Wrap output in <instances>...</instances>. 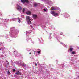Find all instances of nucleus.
<instances>
[{"mask_svg": "<svg viewBox=\"0 0 79 79\" xmlns=\"http://www.w3.org/2000/svg\"><path fill=\"white\" fill-rule=\"evenodd\" d=\"M44 11H46V10L45 9H44Z\"/></svg>", "mask_w": 79, "mask_h": 79, "instance_id": "nucleus-18", "label": "nucleus"}, {"mask_svg": "<svg viewBox=\"0 0 79 79\" xmlns=\"http://www.w3.org/2000/svg\"><path fill=\"white\" fill-rule=\"evenodd\" d=\"M56 7H52L51 9V10L52 11V10H56Z\"/></svg>", "mask_w": 79, "mask_h": 79, "instance_id": "nucleus-6", "label": "nucleus"}, {"mask_svg": "<svg viewBox=\"0 0 79 79\" xmlns=\"http://www.w3.org/2000/svg\"><path fill=\"white\" fill-rule=\"evenodd\" d=\"M31 20V19L30 17L29 16H26V21L27 24H32Z\"/></svg>", "mask_w": 79, "mask_h": 79, "instance_id": "nucleus-1", "label": "nucleus"}, {"mask_svg": "<svg viewBox=\"0 0 79 79\" xmlns=\"http://www.w3.org/2000/svg\"><path fill=\"white\" fill-rule=\"evenodd\" d=\"M26 13L27 14V15H31V12L28 11L27 12H26Z\"/></svg>", "mask_w": 79, "mask_h": 79, "instance_id": "nucleus-8", "label": "nucleus"}, {"mask_svg": "<svg viewBox=\"0 0 79 79\" xmlns=\"http://www.w3.org/2000/svg\"><path fill=\"white\" fill-rule=\"evenodd\" d=\"M16 74L17 75H18V76H19V75H21V72H20L19 71H17L16 73Z\"/></svg>", "mask_w": 79, "mask_h": 79, "instance_id": "nucleus-7", "label": "nucleus"}, {"mask_svg": "<svg viewBox=\"0 0 79 79\" xmlns=\"http://www.w3.org/2000/svg\"><path fill=\"white\" fill-rule=\"evenodd\" d=\"M21 1L23 4H24L25 2H26V3H29V2L28 0H21Z\"/></svg>", "mask_w": 79, "mask_h": 79, "instance_id": "nucleus-3", "label": "nucleus"}, {"mask_svg": "<svg viewBox=\"0 0 79 79\" xmlns=\"http://www.w3.org/2000/svg\"><path fill=\"white\" fill-rule=\"evenodd\" d=\"M60 34L61 35H62L63 34V33H62V32H61L60 33Z\"/></svg>", "mask_w": 79, "mask_h": 79, "instance_id": "nucleus-17", "label": "nucleus"}, {"mask_svg": "<svg viewBox=\"0 0 79 79\" xmlns=\"http://www.w3.org/2000/svg\"><path fill=\"white\" fill-rule=\"evenodd\" d=\"M7 65H9V63L8 62L7 63Z\"/></svg>", "mask_w": 79, "mask_h": 79, "instance_id": "nucleus-21", "label": "nucleus"}, {"mask_svg": "<svg viewBox=\"0 0 79 79\" xmlns=\"http://www.w3.org/2000/svg\"><path fill=\"white\" fill-rule=\"evenodd\" d=\"M18 21L19 22V23H20V22H21V20L19 19L18 20Z\"/></svg>", "mask_w": 79, "mask_h": 79, "instance_id": "nucleus-14", "label": "nucleus"}, {"mask_svg": "<svg viewBox=\"0 0 79 79\" xmlns=\"http://www.w3.org/2000/svg\"><path fill=\"white\" fill-rule=\"evenodd\" d=\"M13 71L14 72H15V69H14L13 70Z\"/></svg>", "mask_w": 79, "mask_h": 79, "instance_id": "nucleus-19", "label": "nucleus"}, {"mask_svg": "<svg viewBox=\"0 0 79 79\" xmlns=\"http://www.w3.org/2000/svg\"><path fill=\"white\" fill-rule=\"evenodd\" d=\"M37 52L38 54H39V53H41V52H40V51H37Z\"/></svg>", "mask_w": 79, "mask_h": 79, "instance_id": "nucleus-15", "label": "nucleus"}, {"mask_svg": "<svg viewBox=\"0 0 79 79\" xmlns=\"http://www.w3.org/2000/svg\"><path fill=\"white\" fill-rule=\"evenodd\" d=\"M0 50H2V49H0Z\"/></svg>", "mask_w": 79, "mask_h": 79, "instance_id": "nucleus-25", "label": "nucleus"}, {"mask_svg": "<svg viewBox=\"0 0 79 79\" xmlns=\"http://www.w3.org/2000/svg\"><path fill=\"white\" fill-rule=\"evenodd\" d=\"M72 54H75V52L74 51H73L72 52Z\"/></svg>", "mask_w": 79, "mask_h": 79, "instance_id": "nucleus-13", "label": "nucleus"}, {"mask_svg": "<svg viewBox=\"0 0 79 79\" xmlns=\"http://www.w3.org/2000/svg\"><path fill=\"white\" fill-rule=\"evenodd\" d=\"M6 63H8V60H6Z\"/></svg>", "mask_w": 79, "mask_h": 79, "instance_id": "nucleus-22", "label": "nucleus"}, {"mask_svg": "<svg viewBox=\"0 0 79 79\" xmlns=\"http://www.w3.org/2000/svg\"><path fill=\"white\" fill-rule=\"evenodd\" d=\"M73 48L71 46L70 47V49H69V51L70 52H72L73 51Z\"/></svg>", "mask_w": 79, "mask_h": 79, "instance_id": "nucleus-9", "label": "nucleus"}, {"mask_svg": "<svg viewBox=\"0 0 79 79\" xmlns=\"http://www.w3.org/2000/svg\"><path fill=\"white\" fill-rule=\"evenodd\" d=\"M17 10L19 11H20V10H22V8H21V6H18Z\"/></svg>", "mask_w": 79, "mask_h": 79, "instance_id": "nucleus-5", "label": "nucleus"}, {"mask_svg": "<svg viewBox=\"0 0 79 79\" xmlns=\"http://www.w3.org/2000/svg\"><path fill=\"white\" fill-rule=\"evenodd\" d=\"M35 65L36 66H37V63H35Z\"/></svg>", "mask_w": 79, "mask_h": 79, "instance_id": "nucleus-16", "label": "nucleus"}, {"mask_svg": "<svg viewBox=\"0 0 79 79\" xmlns=\"http://www.w3.org/2000/svg\"><path fill=\"white\" fill-rule=\"evenodd\" d=\"M32 16L33 18L35 19L37 18V15H36L33 14Z\"/></svg>", "mask_w": 79, "mask_h": 79, "instance_id": "nucleus-4", "label": "nucleus"}, {"mask_svg": "<svg viewBox=\"0 0 79 79\" xmlns=\"http://www.w3.org/2000/svg\"><path fill=\"white\" fill-rule=\"evenodd\" d=\"M31 28H33V26H32V25H31Z\"/></svg>", "mask_w": 79, "mask_h": 79, "instance_id": "nucleus-20", "label": "nucleus"}, {"mask_svg": "<svg viewBox=\"0 0 79 79\" xmlns=\"http://www.w3.org/2000/svg\"><path fill=\"white\" fill-rule=\"evenodd\" d=\"M7 74H8L10 75V74H11V73H10V72L9 71H8V72H7Z\"/></svg>", "mask_w": 79, "mask_h": 79, "instance_id": "nucleus-12", "label": "nucleus"}, {"mask_svg": "<svg viewBox=\"0 0 79 79\" xmlns=\"http://www.w3.org/2000/svg\"><path fill=\"white\" fill-rule=\"evenodd\" d=\"M34 6L35 7H37V4H36V3L34 4Z\"/></svg>", "mask_w": 79, "mask_h": 79, "instance_id": "nucleus-11", "label": "nucleus"}, {"mask_svg": "<svg viewBox=\"0 0 79 79\" xmlns=\"http://www.w3.org/2000/svg\"><path fill=\"white\" fill-rule=\"evenodd\" d=\"M51 14L53 15L54 16H59L58 14L55 13V12L54 11H51Z\"/></svg>", "mask_w": 79, "mask_h": 79, "instance_id": "nucleus-2", "label": "nucleus"}, {"mask_svg": "<svg viewBox=\"0 0 79 79\" xmlns=\"http://www.w3.org/2000/svg\"><path fill=\"white\" fill-rule=\"evenodd\" d=\"M26 11V10L24 8H23L22 10V12L23 13H24V11Z\"/></svg>", "mask_w": 79, "mask_h": 79, "instance_id": "nucleus-10", "label": "nucleus"}, {"mask_svg": "<svg viewBox=\"0 0 79 79\" xmlns=\"http://www.w3.org/2000/svg\"><path fill=\"white\" fill-rule=\"evenodd\" d=\"M29 54H31V53L30 52V53H29Z\"/></svg>", "mask_w": 79, "mask_h": 79, "instance_id": "nucleus-24", "label": "nucleus"}, {"mask_svg": "<svg viewBox=\"0 0 79 79\" xmlns=\"http://www.w3.org/2000/svg\"><path fill=\"white\" fill-rule=\"evenodd\" d=\"M23 66H24V64H23Z\"/></svg>", "mask_w": 79, "mask_h": 79, "instance_id": "nucleus-23", "label": "nucleus"}]
</instances>
